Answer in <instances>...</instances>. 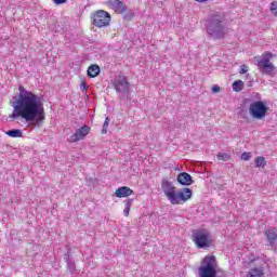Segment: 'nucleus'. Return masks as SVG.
Here are the masks:
<instances>
[{"label":"nucleus","instance_id":"20e7f679","mask_svg":"<svg viewBox=\"0 0 277 277\" xmlns=\"http://www.w3.org/2000/svg\"><path fill=\"white\" fill-rule=\"evenodd\" d=\"M276 57L272 52H264L261 57L255 56L254 60L256 62L258 70L262 75H267L268 77H274L276 75V65L272 63V61Z\"/></svg>","mask_w":277,"mask_h":277},{"label":"nucleus","instance_id":"9d476101","mask_svg":"<svg viewBox=\"0 0 277 277\" xmlns=\"http://www.w3.org/2000/svg\"><path fill=\"white\" fill-rule=\"evenodd\" d=\"M106 5L115 12V14H124L127 4L122 0H108Z\"/></svg>","mask_w":277,"mask_h":277},{"label":"nucleus","instance_id":"cd10ccee","mask_svg":"<svg viewBox=\"0 0 277 277\" xmlns=\"http://www.w3.org/2000/svg\"><path fill=\"white\" fill-rule=\"evenodd\" d=\"M80 90H82V92H85L88 90V87L85 85V82H81Z\"/></svg>","mask_w":277,"mask_h":277},{"label":"nucleus","instance_id":"0eeeda50","mask_svg":"<svg viewBox=\"0 0 277 277\" xmlns=\"http://www.w3.org/2000/svg\"><path fill=\"white\" fill-rule=\"evenodd\" d=\"M91 21L92 25L98 29L109 27V23H111V14L104 10H97L91 14Z\"/></svg>","mask_w":277,"mask_h":277},{"label":"nucleus","instance_id":"412c9836","mask_svg":"<svg viewBox=\"0 0 277 277\" xmlns=\"http://www.w3.org/2000/svg\"><path fill=\"white\" fill-rule=\"evenodd\" d=\"M216 157L219 161H230V154L220 153Z\"/></svg>","mask_w":277,"mask_h":277},{"label":"nucleus","instance_id":"6e6552de","mask_svg":"<svg viewBox=\"0 0 277 277\" xmlns=\"http://www.w3.org/2000/svg\"><path fill=\"white\" fill-rule=\"evenodd\" d=\"M267 105L263 101H255L249 106V114L254 120H263L267 116Z\"/></svg>","mask_w":277,"mask_h":277},{"label":"nucleus","instance_id":"393cba45","mask_svg":"<svg viewBox=\"0 0 277 277\" xmlns=\"http://www.w3.org/2000/svg\"><path fill=\"white\" fill-rule=\"evenodd\" d=\"M135 16V13L133 11L129 10L126 13V18H129L130 21H133V17Z\"/></svg>","mask_w":277,"mask_h":277},{"label":"nucleus","instance_id":"1a4fd4ad","mask_svg":"<svg viewBox=\"0 0 277 277\" xmlns=\"http://www.w3.org/2000/svg\"><path fill=\"white\" fill-rule=\"evenodd\" d=\"M90 134V127L82 126L80 129L76 130V132L68 137L67 142L69 144H75L77 142H81L87 135Z\"/></svg>","mask_w":277,"mask_h":277},{"label":"nucleus","instance_id":"ddd939ff","mask_svg":"<svg viewBox=\"0 0 277 277\" xmlns=\"http://www.w3.org/2000/svg\"><path fill=\"white\" fill-rule=\"evenodd\" d=\"M177 183H180V185H184L185 187H189V185L194 183V180L189 173L183 172L177 175Z\"/></svg>","mask_w":277,"mask_h":277},{"label":"nucleus","instance_id":"f03ea898","mask_svg":"<svg viewBox=\"0 0 277 277\" xmlns=\"http://www.w3.org/2000/svg\"><path fill=\"white\" fill-rule=\"evenodd\" d=\"M161 189L164 196L168 198L171 205H183L192 198V190L189 188H183L177 190L175 185L168 180H163L161 183Z\"/></svg>","mask_w":277,"mask_h":277},{"label":"nucleus","instance_id":"dca6fc26","mask_svg":"<svg viewBox=\"0 0 277 277\" xmlns=\"http://www.w3.org/2000/svg\"><path fill=\"white\" fill-rule=\"evenodd\" d=\"M265 235L269 243H274V241H277L276 227H272L268 230H266Z\"/></svg>","mask_w":277,"mask_h":277},{"label":"nucleus","instance_id":"c756f323","mask_svg":"<svg viewBox=\"0 0 277 277\" xmlns=\"http://www.w3.org/2000/svg\"><path fill=\"white\" fill-rule=\"evenodd\" d=\"M195 1H197V3H207V1L209 0H195Z\"/></svg>","mask_w":277,"mask_h":277},{"label":"nucleus","instance_id":"c85d7f7f","mask_svg":"<svg viewBox=\"0 0 277 277\" xmlns=\"http://www.w3.org/2000/svg\"><path fill=\"white\" fill-rule=\"evenodd\" d=\"M212 92L217 93L220 92V85L215 84L212 87Z\"/></svg>","mask_w":277,"mask_h":277},{"label":"nucleus","instance_id":"b1692460","mask_svg":"<svg viewBox=\"0 0 277 277\" xmlns=\"http://www.w3.org/2000/svg\"><path fill=\"white\" fill-rule=\"evenodd\" d=\"M250 157H252V154L250 151H245L241 154L242 161H250Z\"/></svg>","mask_w":277,"mask_h":277},{"label":"nucleus","instance_id":"7ed1b4c3","mask_svg":"<svg viewBox=\"0 0 277 277\" xmlns=\"http://www.w3.org/2000/svg\"><path fill=\"white\" fill-rule=\"evenodd\" d=\"M205 25L207 34H209V36H213L214 40H220L226 36L228 25L224 22L222 16L213 14L206 21Z\"/></svg>","mask_w":277,"mask_h":277},{"label":"nucleus","instance_id":"f3484780","mask_svg":"<svg viewBox=\"0 0 277 277\" xmlns=\"http://www.w3.org/2000/svg\"><path fill=\"white\" fill-rule=\"evenodd\" d=\"M255 168H265L267 166V160H265V157L259 156L254 159Z\"/></svg>","mask_w":277,"mask_h":277},{"label":"nucleus","instance_id":"bb28decb","mask_svg":"<svg viewBox=\"0 0 277 277\" xmlns=\"http://www.w3.org/2000/svg\"><path fill=\"white\" fill-rule=\"evenodd\" d=\"M53 3H55V5H62L64 3H66L68 0H52Z\"/></svg>","mask_w":277,"mask_h":277},{"label":"nucleus","instance_id":"423d86ee","mask_svg":"<svg viewBox=\"0 0 277 277\" xmlns=\"http://www.w3.org/2000/svg\"><path fill=\"white\" fill-rule=\"evenodd\" d=\"M192 241L197 248H211L213 240H211V235L205 228L195 229L192 234Z\"/></svg>","mask_w":277,"mask_h":277},{"label":"nucleus","instance_id":"f8f14e48","mask_svg":"<svg viewBox=\"0 0 277 277\" xmlns=\"http://www.w3.org/2000/svg\"><path fill=\"white\" fill-rule=\"evenodd\" d=\"M134 192L129 186H122L116 189L115 196L117 198H129V196H133Z\"/></svg>","mask_w":277,"mask_h":277},{"label":"nucleus","instance_id":"a878e982","mask_svg":"<svg viewBox=\"0 0 277 277\" xmlns=\"http://www.w3.org/2000/svg\"><path fill=\"white\" fill-rule=\"evenodd\" d=\"M246 72H248V65H241L239 74L240 75H246Z\"/></svg>","mask_w":277,"mask_h":277},{"label":"nucleus","instance_id":"39448f33","mask_svg":"<svg viewBox=\"0 0 277 277\" xmlns=\"http://www.w3.org/2000/svg\"><path fill=\"white\" fill-rule=\"evenodd\" d=\"M217 260L215 255H206L199 267L200 277H216L217 276Z\"/></svg>","mask_w":277,"mask_h":277},{"label":"nucleus","instance_id":"4468645a","mask_svg":"<svg viewBox=\"0 0 277 277\" xmlns=\"http://www.w3.org/2000/svg\"><path fill=\"white\" fill-rule=\"evenodd\" d=\"M246 277H265V269L263 267H253L247 273Z\"/></svg>","mask_w":277,"mask_h":277},{"label":"nucleus","instance_id":"2eb2a0df","mask_svg":"<svg viewBox=\"0 0 277 277\" xmlns=\"http://www.w3.org/2000/svg\"><path fill=\"white\" fill-rule=\"evenodd\" d=\"M87 72L91 79H94V77H98V75H101V67L98 65H91Z\"/></svg>","mask_w":277,"mask_h":277},{"label":"nucleus","instance_id":"9b49d317","mask_svg":"<svg viewBox=\"0 0 277 277\" xmlns=\"http://www.w3.org/2000/svg\"><path fill=\"white\" fill-rule=\"evenodd\" d=\"M114 88L116 92H129L131 90V87L129 84V81L127 80V77L124 76H119L115 81H114Z\"/></svg>","mask_w":277,"mask_h":277},{"label":"nucleus","instance_id":"6ab92c4d","mask_svg":"<svg viewBox=\"0 0 277 277\" xmlns=\"http://www.w3.org/2000/svg\"><path fill=\"white\" fill-rule=\"evenodd\" d=\"M6 135H9V137H23V131L18 129L9 130Z\"/></svg>","mask_w":277,"mask_h":277},{"label":"nucleus","instance_id":"a211bd4d","mask_svg":"<svg viewBox=\"0 0 277 277\" xmlns=\"http://www.w3.org/2000/svg\"><path fill=\"white\" fill-rule=\"evenodd\" d=\"M133 205V199H127L124 201V209H123V215L124 217H129V213L131 211V207Z\"/></svg>","mask_w":277,"mask_h":277},{"label":"nucleus","instance_id":"5701e85b","mask_svg":"<svg viewBox=\"0 0 277 277\" xmlns=\"http://www.w3.org/2000/svg\"><path fill=\"white\" fill-rule=\"evenodd\" d=\"M271 12H272V14H273L274 16L277 17V1H273V2L271 3Z\"/></svg>","mask_w":277,"mask_h":277},{"label":"nucleus","instance_id":"4be33fe9","mask_svg":"<svg viewBox=\"0 0 277 277\" xmlns=\"http://www.w3.org/2000/svg\"><path fill=\"white\" fill-rule=\"evenodd\" d=\"M108 128H109V117H106L105 121H104V124H103V129H102L103 135H105L107 133Z\"/></svg>","mask_w":277,"mask_h":277},{"label":"nucleus","instance_id":"f257e3e1","mask_svg":"<svg viewBox=\"0 0 277 277\" xmlns=\"http://www.w3.org/2000/svg\"><path fill=\"white\" fill-rule=\"evenodd\" d=\"M19 94L16 101L13 102L12 120H25V122H36L42 124L47 120V113L44 111V102L42 97L36 93L26 91L23 85L18 88Z\"/></svg>","mask_w":277,"mask_h":277},{"label":"nucleus","instance_id":"aec40b11","mask_svg":"<svg viewBox=\"0 0 277 277\" xmlns=\"http://www.w3.org/2000/svg\"><path fill=\"white\" fill-rule=\"evenodd\" d=\"M233 90L234 92H241V90H243V81L241 80H236L233 83Z\"/></svg>","mask_w":277,"mask_h":277}]
</instances>
